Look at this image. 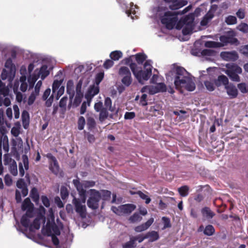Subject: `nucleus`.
<instances>
[{
  "label": "nucleus",
  "mask_w": 248,
  "mask_h": 248,
  "mask_svg": "<svg viewBox=\"0 0 248 248\" xmlns=\"http://www.w3.org/2000/svg\"><path fill=\"white\" fill-rule=\"evenodd\" d=\"M191 8V6H188L183 10L178 12H172L167 11L166 9L158 7L153 9L154 17L156 20H160L161 23L164 25L169 30L172 29L175 26L177 30L182 29L184 35L191 33L194 27V15L191 13L186 16L178 21V15H184L188 12Z\"/></svg>",
  "instance_id": "1"
},
{
  "label": "nucleus",
  "mask_w": 248,
  "mask_h": 248,
  "mask_svg": "<svg viewBox=\"0 0 248 248\" xmlns=\"http://www.w3.org/2000/svg\"><path fill=\"white\" fill-rule=\"evenodd\" d=\"M2 55L5 62H13L18 55L22 54L24 60L29 62H56L54 58L49 55L39 53H34L27 50H22L18 47H10L3 45Z\"/></svg>",
  "instance_id": "2"
},
{
  "label": "nucleus",
  "mask_w": 248,
  "mask_h": 248,
  "mask_svg": "<svg viewBox=\"0 0 248 248\" xmlns=\"http://www.w3.org/2000/svg\"><path fill=\"white\" fill-rule=\"evenodd\" d=\"M176 76L174 79V85L176 89L184 88L192 92L196 88L193 80L188 77L186 71L183 67H177L176 70Z\"/></svg>",
  "instance_id": "3"
},
{
  "label": "nucleus",
  "mask_w": 248,
  "mask_h": 248,
  "mask_svg": "<svg viewBox=\"0 0 248 248\" xmlns=\"http://www.w3.org/2000/svg\"><path fill=\"white\" fill-rule=\"evenodd\" d=\"M236 36V32L233 30H230L227 31L224 35L219 37L220 42L208 41L205 42L204 46L208 48H219L227 46L229 44L237 46L240 42L235 37Z\"/></svg>",
  "instance_id": "4"
},
{
  "label": "nucleus",
  "mask_w": 248,
  "mask_h": 248,
  "mask_svg": "<svg viewBox=\"0 0 248 248\" xmlns=\"http://www.w3.org/2000/svg\"><path fill=\"white\" fill-rule=\"evenodd\" d=\"M127 64L128 63H126ZM129 66L138 81L143 84L144 81L149 79L152 73V66L150 63H144L143 67L138 65H142L143 63H129Z\"/></svg>",
  "instance_id": "5"
},
{
  "label": "nucleus",
  "mask_w": 248,
  "mask_h": 248,
  "mask_svg": "<svg viewBox=\"0 0 248 248\" xmlns=\"http://www.w3.org/2000/svg\"><path fill=\"white\" fill-rule=\"evenodd\" d=\"M89 192L90 196L87 200V205L93 210L97 209L99 207V202L101 199V193L94 189H90Z\"/></svg>",
  "instance_id": "6"
},
{
  "label": "nucleus",
  "mask_w": 248,
  "mask_h": 248,
  "mask_svg": "<svg viewBox=\"0 0 248 248\" xmlns=\"http://www.w3.org/2000/svg\"><path fill=\"white\" fill-rule=\"evenodd\" d=\"M230 63H227L226 64L228 69L226 71V74L230 77V78L234 81L239 82L240 78L238 74L242 73V69L237 65H232L231 68Z\"/></svg>",
  "instance_id": "7"
},
{
  "label": "nucleus",
  "mask_w": 248,
  "mask_h": 248,
  "mask_svg": "<svg viewBox=\"0 0 248 248\" xmlns=\"http://www.w3.org/2000/svg\"><path fill=\"white\" fill-rule=\"evenodd\" d=\"M72 203L74 205L76 212L79 215V216L84 218L86 217V207L85 204L81 203L79 199L74 197L72 201Z\"/></svg>",
  "instance_id": "8"
},
{
  "label": "nucleus",
  "mask_w": 248,
  "mask_h": 248,
  "mask_svg": "<svg viewBox=\"0 0 248 248\" xmlns=\"http://www.w3.org/2000/svg\"><path fill=\"white\" fill-rule=\"evenodd\" d=\"M119 74L120 76H124L122 79V82L126 87H128L132 83V78L131 73L128 68L126 67H122L119 71Z\"/></svg>",
  "instance_id": "9"
},
{
  "label": "nucleus",
  "mask_w": 248,
  "mask_h": 248,
  "mask_svg": "<svg viewBox=\"0 0 248 248\" xmlns=\"http://www.w3.org/2000/svg\"><path fill=\"white\" fill-rule=\"evenodd\" d=\"M147 56L144 53H138L134 55H131L129 57L124 58L121 62H151V60H146Z\"/></svg>",
  "instance_id": "10"
},
{
  "label": "nucleus",
  "mask_w": 248,
  "mask_h": 248,
  "mask_svg": "<svg viewBox=\"0 0 248 248\" xmlns=\"http://www.w3.org/2000/svg\"><path fill=\"white\" fill-rule=\"evenodd\" d=\"M220 56L225 61H235L238 58V54L235 51L222 52Z\"/></svg>",
  "instance_id": "11"
},
{
  "label": "nucleus",
  "mask_w": 248,
  "mask_h": 248,
  "mask_svg": "<svg viewBox=\"0 0 248 248\" xmlns=\"http://www.w3.org/2000/svg\"><path fill=\"white\" fill-rule=\"evenodd\" d=\"M124 6L121 5L125 9V13L128 16H131V18L132 19H134V16H135V17L137 18V12L136 11V9H137L136 5H134V3L131 2L130 5H128L125 3H124Z\"/></svg>",
  "instance_id": "12"
},
{
  "label": "nucleus",
  "mask_w": 248,
  "mask_h": 248,
  "mask_svg": "<svg viewBox=\"0 0 248 248\" xmlns=\"http://www.w3.org/2000/svg\"><path fill=\"white\" fill-rule=\"evenodd\" d=\"M166 2L169 3V7L171 10L178 9L187 4L185 0H164Z\"/></svg>",
  "instance_id": "13"
},
{
  "label": "nucleus",
  "mask_w": 248,
  "mask_h": 248,
  "mask_svg": "<svg viewBox=\"0 0 248 248\" xmlns=\"http://www.w3.org/2000/svg\"><path fill=\"white\" fill-rule=\"evenodd\" d=\"M154 219L153 217L149 219L145 223L136 227L134 230L136 232H141L149 228L154 222Z\"/></svg>",
  "instance_id": "14"
},
{
  "label": "nucleus",
  "mask_w": 248,
  "mask_h": 248,
  "mask_svg": "<svg viewBox=\"0 0 248 248\" xmlns=\"http://www.w3.org/2000/svg\"><path fill=\"white\" fill-rule=\"evenodd\" d=\"M47 156L53 161V163L49 165L50 170L53 173L57 174L59 172V166L56 158L50 154H48Z\"/></svg>",
  "instance_id": "15"
},
{
  "label": "nucleus",
  "mask_w": 248,
  "mask_h": 248,
  "mask_svg": "<svg viewBox=\"0 0 248 248\" xmlns=\"http://www.w3.org/2000/svg\"><path fill=\"white\" fill-rule=\"evenodd\" d=\"M227 90V94L231 96L232 98H234L237 97L238 95V91L236 87L232 84H227L225 87Z\"/></svg>",
  "instance_id": "16"
},
{
  "label": "nucleus",
  "mask_w": 248,
  "mask_h": 248,
  "mask_svg": "<svg viewBox=\"0 0 248 248\" xmlns=\"http://www.w3.org/2000/svg\"><path fill=\"white\" fill-rule=\"evenodd\" d=\"M214 83L216 86L217 87L221 85H224L225 87L227 84H229V79L226 76L221 75L219 76L217 79H215Z\"/></svg>",
  "instance_id": "17"
},
{
  "label": "nucleus",
  "mask_w": 248,
  "mask_h": 248,
  "mask_svg": "<svg viewBox=\"0 0 248 248\" xmlns=\"http://www.w3.org/2000/svg\"><path fill=\"white\" fill-rule=\"evenodd\" d=\"M32 217V212L27 210L26 214L23 215L21 218L20 222L21 225L26 228H28L30 222L29 217Z\"/></svg>",
  "instance_id": "18"
},
{
  "label": "nucleus",
  "mask_w": 248,
  "mask_h": 248,
  "mask_svg": "<svg viewBox=\"0 0 248 248\" xmlns=\"http://www.w3.org/2000/svg\"><path fill=\"white\" fill-rule=\"evenodd\" d=\"M145 235L146 238L149 239V242H153L156 241L159 238V235L158 232L155 231L148 232Z\"/></svg>",
  "instance_id": "19"
},
{
  "label": "nucleus",
  "mask_w": 248,
  "mask_h": 248,
  "mask_svg": "<svg viewBox=\"0 0 248 248\" xmlns=\"http://www.w3.org/2000/svg\"><path fill=\"white\" fill-rule=\"evenodd\" d=\"M109 56L111 60L107 59L104 62H112V61H117L122 57L123 53L120 50H115L111 52L110 53Z\"/></svg>",
  "instance_id": "20"
},
{
  "label": "nucleus",
  "mask_w": 248,
  "mask_h": 248,
  "mask_svg": "<svg viewBox=\"0 0 248 248\" xmlns=\"http://www.w3.org/2000/svg\"><path fill=\"white\" fill-rule=\"evenodd\" d=\"M201 213L202 216L208 219H212L215 215V214L208 207H204L202 208Z\"/></svg>",
  "instance_id": "21"
},
{
  "label": "nucleus",
  "mask_w": 248,
  "mask_h": 248,
  "mask_svg": "<svg viewBox=\"0 0 248 248\" xmlns=\"http://www.w3.org/2000/svg\"><path fill=\"white\" fill-rule=\"evenodd\" d=\"M123 215L129 214L136 208V205L133 204H125L122 205Z\"/></svg>",
  "instance_id": "22"
},
{
  "label": "nucleus",
  "mask_w": 248,
  "mask_h": 248,
  "mask_svg": "<svg viewBox=\"0 0 248 248\" xmlns=\"http://www.w3.org/2000/svg\"><path fill=\"white\" fill-rule=\"evenodd\" d=\"M99 92V87L98 85L95 84L90 86L86 93L93 97V96L97 94Z\"/></svg>",
  "instance_id": "23"
},
{
  "label": "nucleus",
  "mask_w": 248,
  "mask_h": 248,
  "mask_svg": "<svg viewBox=\"0 0 248 248\" xmlns=\"http://www.w3.org/2000/svg\"><path fill=\"white\" fill-rule=\"evenodd\" d=\"M66 92L69 94V98L71 100L74 97L75 92L73 90V82L72 80H69L67 83Z\"/></svg>",
  "instance_id": "24"
},
{
  "label": "nucleus",
  "mask_w": 248,
  "mask_h": 248,
  "mask_svg": "<svg viewBox=\"0 0 248 248\" xmlns=\"http://www.w3.org/2000/svg\"><path fill=\"white\" fill-rule=\"evenodd\" d=\"M46 234L47 236H51L52 238V241L53 244L55 246H58L59 244V240L58 238V237L56 236V235L54 234H52L51 231L50 230V228L47 226L46 228Z\"/></svg>",
  "instance_id": "25"
},
{
  "label": "nucleus",
  "mask_w": 248,
  "mask_h": 248,
  "mask_svg": "<svg viewBox=\"0 0 248 248\" xmlns=\"http://www.w3.org/2000/svg\"><path fill=\"white\" fill-rule=\"evenodd\" d=\"M213 17L210 12H207L201 20V25L202 26H206Z\"/></svg>",
  "instance_id": "26"
},
{
  "label": "nucleus",
  "mask_w": 248,
  "mask_h": 248,
  "mask_svg": "<svg viewBox=\"0 0 248 248\" xmlns=\"http://www.w3.org/2000/svg\"><path fill=\"white\" fill-rule=\"evenodd\" d=\"M96 124L93 117H88L87 118V125L89 130L92 131L95 128Z\"/></svg>",
  "instance_id": "27"
},
{
  "label": "nucleus",
  "mask_w": 248,
  "mask_h": 248,
  "mask_svg": "<svg viewBox=\"0 0 248 248\" xmlns=\"http://www.w3.org/2000/svg\"><path fill=\"white\" fill-rule=\"evenodd\" d=\"M30 196L32 201L36 203H38L39 201V195L36 187H33L30 193Z\"/></svg>",
  "instance_id": "28"
},
{
  "label": "nucleus",
  "mask_w": 248,
  "mask_h": 248,
  "mask_svg": "<svg viewBox=\"0 0 248 248\" xmlns=\"http://www.w3.org/2000/svg\"><path fill=\"white\" fill-rule=\"evenodd\" d=\"M215 233V229L212 225H208L206 226L203 230V233L206 236H212Z\"/></svg>",
  "instance_id": "29"
},
{
  "label": "nucleus",
  "mask_w": 248,
  "mask_h": 248,
  "mask_svg": "<svg viewBox=\"0 0 248 248\" xmlns=\"http://www.w3.org/2000/svg\"><path fill=\"white\" fill-rule=\"evenodd\" d=\"M225 22L228 25H235L237 22V18L235 16L229 15L225 17Z\"/></svg>",
  "instance_id": "30"
},
{
  "label": "nucleus",
  "mask_w": 248,
  "mask_h": 248,
  "mask_svg": "<svg viewBox=\"0 0 248 248\" xmlns=\"http://www.w3.org/2000/svg\"><path fill=\"white\" fill-rule=\"evenodd\" d=\"M189 188L187 186H183L178 188V191L182 197H186L188 195Z\"/></svg>",
  "instance_id": "31"
},
{
  "label": "nucleus",
  "mask_w": 248,
  "mask_h": 248,
  "mask_svg": "<svg viewBox=\"0 0 248 248\" xmlns=\"http://www.w3.org/2000/svg\"><path fill=\"white\" fill-rule=\"evenodd\" d=\"M99 112H100L99 115V120L101 122H103L108 117V113L107 110V108H104Z\"/></svg>",
  "instance_id": "32"
},
{
  "label": "nucleus",
  "mask_w": 248,
  "mask_h": 248,
  "mask_svg": "<svg viewBox=\"0 0 248 248\" xmlns=\"http://www.w3.org/2000/svg\"><path fill=\"white\" fill-rule=\"evenodd\" d=\"M83 97V93H76L75 99L73 101V106L75 107H77L81 103Z\"/></svg>",
  "instance_id": "33"
},
{
  "label": "nucleus",
  "mask_w": 248,
  "mask_h": 248,
  "mask_svg": "<svg viewBox=\"0 0 248 248\" xmlns=\"http://www.w3.org/2000/svg\"><path fill=\"white\" fill-rule=\"evenodd\" d=\"M40 218L36 217L33 220L32 223L30 225L29 229L30 231H32V228L36 230H38L40 228Z\"/></svg>",
  "instance_id": "34"
},
{
  "label": "nucleus",
  "mask_w": 248,
  "mask_h": 248,
  "mask_svg": "<svg viewBox=\"0 0 248 248\" xmlns=\"http://www.w3.org/2000/svg\"><path fill=\"white\" fill-rule=\"evenodd\" d=\"M32 204L31 203L30 199L29 198H26L23 202L22 205V209L23 210H26L28 209V210H29V209L32 206Z\"/></svg>",
  "instance_id": "35"
},
{
  "label": "nucleus",
  "mask_w": 248,
  "mask_h": 248,
  "mask_svg": "<svg viewBox=\"0 0 248 248\" xmlns=\"http://www.w3.org/2000/svg\"><path fill=\"white\" fill-rule=\"evenodd\" d=\"M40 73L42 79H44L49 74V71L47 70V67L46 65L42 66Z\"/></svg>",
  "instance_id": "36"
},
{
  "label": "nucleus",
  "mask_w": 248,
  "mask_h": 248,
  "mask_svg": "<svg viewBox=\"0 0 248 248\" xmlns=\"http://www.w3.org/2000/svg\"><path fill=\"white\" fill-rule=\"evenodd\" d=\"M63 82L62 79H61L60 80H54L52 84V93H54L60 87L61 84Z\"/></svg>",
  "instance_id": "37"
},
{
  "label": "nucleus",
  "mask_w": 248,
  "mask_h": 248,
  "mask_svg": "<svg viewBox=\"0 0 248 248\" xmlns=\"http://www.w3.org/2000/svg\"><path fill=\"white\" fill-rule=\"evenodd\" d=\"M21 118H22V123L23 124V126H24V128L26 129V128H27V127H26V126L25 124V123L26 122L28 123L29 119V114L28 112L26 110L23 111V112H22V114H21Z\"/></svg>",
  "instance_id": "38"
},
{
  "label": "nucleus",
  "mask_w": 248,
  "mask_h": 248,
  "mask_svg": "<svg viewBox=\"0 0 248 248\" xmlns=\"http://www.w3.org/2000/svg\"><path fill=\"white\" fill-rule=\"evenodd\" d=\"M48 226L50 228V230H52L54 232V234L55 235H60L61 232L58 226L55 223L52 224L51 226L48 225V223H47L46 228Z\"/></svg>",
  "instance_id": "39"
},
{
  "label": "nucleus",
  "mask_w": 248,
  "mask_h": 248,
  "mask_svg": "<svg viewBox=\"0 0 248 248\" xmlns=\"http://www.w3.org/2000/svg\"><path fill=\"white\" fill-rule=\"evenodd\" d=\"M104 77V73L103 71H101L97 73L95 78V83L96 85H98L103 79Z\"/></svg>",
  "instance_id": "40"
},
{
  "label": "nucleus",
  "mask_w": 248,
  "mask_h": 248,
  "mask_svg": "<svg viewBox=\"0 0 248 248\" xmlns=\"http://www.w3.org/2000/svg\"><path fill=\"white\" fill-rule=\"evenodd\" d=\"M136 194L138 195L139 197L142 200H145V203L146 204H149L150 202L151 201L150 198L143 193L142 191L140 190L138 191L137 192H136Z\"/></svg>",
  "instance_id": "41"
},
{
  "label": "nucleus",
  "mask_w": 248,
  "mask_h": 248,
  "mask_svg": "<svg viewBox=\"0 0 248 248\" xmlns=\"http://www.w3.org/2000/svg\"><path fill=\"white\" fill-rule=\"evenodd\" d=\"M142 217L140 216L139 213H135L129 218V220L131 222L134 223L136 222L140 221L141 220Z\"/></svg>",
  "instance_id": "42"
},
{
  "label": "nucleus",
  "mask_w": 248,
  "mask_h": 248,
  "mask_svg": "<svg viewBox=\"0 0 248 248\" xmlns=\"http://www.w3.org/2000/svg\"><path fill=\"white\" fill-rule=\"evenodd\" d=\"M101 195V199L103 201H108L110 198L111 192L108 190H102Z\"/></svg>",
  "instance_id": "43"
},
{
  "label": "nucleus",
  "mask_w": 248,
  "mask_h": 248,
  "mask_svg": "<svg viewBox=\"0 0 248 248\" xmlns=\"http://www.w3.org/2000/svg\"><path fill=\"white\" fill-rule=\"evenodd\" d=\"M85 124V118L83 116H80L78 118V129L79 130H83L84 129Z\"/></svg>",
  "instance_id": "44"
},
{
  "label": "nucleus",
  "mask_w": 248,
  "mask_h": 248,
  "mask_svg": "<svg viewBox=\"0 0 248 248\" xmlns=\"http://www.w3.org/2000/svg\"><path fill=\"white\" fill-rule=\"evenodd\" d=\"M238 88L243 93H248V85L245 83H241L238 84Z\"/></svg>",
  "instance_id": "45"
},
{
  "label": "nucleus",
  "mask_w": 248,
  "mask_h": 248,
  "mask_svg": "<svg viewBox=\"0 0 248 248\" xmlns=\"http://www.w3.org/2000/svg\"><path fill=\"white\" fill-rule=\"evenodd\" d=\"M204 85L206 88V89L209 91H213L215 90V83L214 82H213L211 81H205Z\"/></svg>",
  "instance_id": "46"
},
{
  "label": "nucleus",
  "mask_w": 248,
  "mask_h": 248,
  "mask_svg": "<svg viewBox=\"0 0 248 248\" xmlns=\"http://www.w3.org/2000/svg\"><path fill=\"white\" fill-rule=\"evenodd\" d=\"M122 208V205L119 206L118 207L112 206L111 208V210L116 215L118 216H122L123 215V214Z\"/></svg>",
  "instance_id": "47"
},
{
  "label": "nucleus",
  "mask_w": 248,
  "mask_h": 248,
  "mask_svg": "<svg viewBox=\"0 0 248 248\" xmlns=\"http://www.w3.org/2000/svg\"><path fill=\"white\" fill-rule=\"evenodd\" d=\"M155 86L159 93H163L166 92L167 91L166 85L164 83H156Z\"/></svg>",
  "instance_id": "48"
},
{
  "label": "nucleus",
  "mask_w": 248,
  "mask_h": 248,
  "mask_svg": "<svg viewBox=\"0 0 248 248\" xmlns=\"http://www.w3.org/2000/svg\"><path fill=\"white\" fill-rule=\"evenodd\" d=\"M201 54L203 56H213L215 55V52L211 49H205L202 50Z\"/></svg>",
  "instance_id": "49"
},
{
  "label": "nucleus",
  "mask_w": 248,
  "mask_h": 248,
  "mask_svg": "<svg viewBox=\"0 0 248 248\" xmlns=\"http://www.w3.org/2000/svg\"><path fill=\"white\" fill-rule=\"evenodd\" d=\"M238 29L244 33H247L248 32V25L245 23H242L238 26Z\"/></svg>",
  "instance_id": "50"
},
{
  "label": "nucleus",
  "mask_w": 248,
  "mask_h": 248,
  "mask_svg": "<svg viewBox=\"0 0 248 248\" xmlns=\"http://www.w3.org/2000/svg\"><path fill=\"white\" fill-rule=\"evenodd\" d=\"M237 17L240 19H244L245 17V11L244 9L240 8L236 13Z\"/></svg>",
  "instance_id": "51"
},
{
  "label": "nucleus",
  "mask_w": 248,
  "mask_h": 248,
  "mask_svg": "<svg viewBox=\"0 0 248 248\" xmlns=\"http://www.w3.org/2000/svg\"><path fill=\"white\" fill-rule=\"evenodd\" d=\"M104 104L106 107L105 108H108V109L111 111H113L111 109L112 101L109 97H108L105 98Z\"/></svg>",
  "instance_id": "52"
},
{
  "label": "nucleus",
  "mask_w": 248,
  "mask_h": 248,
  "mask_svg": "<svg viewBox=\"0 0 248 248\" xmlns=\"http://www.w3.org/2000/svg\"><path fill=\"white\" fill-rule=\"evenodd\" d=\"M69 195V193L64 187H62L61 189V196L62 199H65Z\"/></svg>",
  "instance_id": "53"
},
{
  "label": "nucleus",
  "mask_w": 248,
  "mask_h": 248,
  "mask_svg": "<svg viewBox=\"0 0 248 248\" xmlns=\"http://www.w3.org/2000/svg\"><path fill=\"white\" fill-rule=\"evenodd\" d=\"M132 239L133 240L134 243H135V241H138L139 243L142 242L144 239H146L145 237V235H142L141 234L138 235L136 236L131 237Z\"/></svg>",
  "instance_id": "54"
},
{
  "label": "nucleus",
  "mask_w": 248,
  "mask_h": 248,
  "mask_svg": "<svg viewBox=\"0 0 248 248\" xmlns=\"http://www.w3.org/2000/svg\"><path fill=\"white\" fill-rule=\"evenodd\" d=\"M41 200L43 204L46 207H49L50 206V201L48 198L46 196H42Z\"/></svg>",
  "instance_id": "55"
},
{
  "label": "nucleus",
  "mask_w": 248,
  "mask_h": 248,
  "mask_svg": "<svg viewBox=\"0 0 248 248\" xmlns=\"http://www.w3.org/2000/svg\"><path fill=\"white\" fill-rule=\"evenodd\" d=\"M11 73L8 72L5 69H3L1 72V78L2 80H5L8 78H11Z\"/></svg>",
  "instance_id": "56"
},
{
  "label": "nucleus",
  "mask_w": 248,
  "mask_h": 248,
  "mask_svg": "<svg viewBox=\"0 0 248 248\" xmlns=\"http://www.w3.org/2000/svg\"><path fill=\"white\" fill-rule=\"evenodd\" d=\"M136 245L133 240L131 238L130 241L125 243L123 246V248H134Z\"/></svg>",
  "instance_id": "57"
},
{
  "label": "nucleus",
  "mask_w": 248,
  "mask_h": 248,
  "mask_svg": "<svg viewBox=\"0 0 248 248\" xmlns=\"http://www.w3.org/2000/svg\"><path fill=\"white\" fill-rule=\"evenodd\" d=\"M27 186V185L23 179H19L16 182V186L19 189H22Z\"/></svg>",
  "instance_id": "58"
},
{
  "label": "nucleus",
  "mask_w": 248,
  "mask_h": 248,
  "mask_svg": "<svg viewBox=\"0 0 248 248\" xmlns=\"http://www.w3.org/2000/svg\"><path fill=\"white\" fill-rule=\"evenodd\" d=\"M162 220L164 222L163 229H166L167 228H170L171 227L170 220L169 218L164 217H162Z\"/></svg>",
  "instance_id": "59"
},
{
  "label": "nucleus",
  "mask_w": 248,
  "mask_h": 248,
  "mask_svg": "<svg viewBox=\"0 0 248 248\" xmlns=\"http://www.w3.org/2000/svg\"><path fill=\"white\" fill-rule=\"evenodd\" d=\"M67 101V97L66 96H64L60 100L59 102V106L61 108H65L66 106V103Z\"/></svg>",
  "instance_id": "60"
},
{
  "label": "nucleus",
  "mask_w": 248,
  "mask_h": 248,
  "mask_svg": "<svg viewBox=\"0 0 248 248\" xmlns=\"http://www.w3.org/2000/svg\"><path fill=\"white\" fill-rule=\"evenodd\" d=\"M135 116L134 112H126L124 114V118L126 120H131L135 118Z\"/></svg>",
  "instance_id": "61"
},
{
  "label": "nucleus",
  "mask_w": 248,
  "mask_h": 248,
  "mask_svg": "<svg viewBox=\"0 0 248 248\" xmlns=\"http://www.w3.org/2000/svg\"><path fill=\"white\" fill-rule=\"evenodd\" d=\"M82 85V81L81 80H79V81L78 82L76 87V91L77 93H83L81 90Z\"/></svg>",
  "instance_id": "62"
},
{
  "label": "nucleus",
  "mask_w": 248,
  "mask_h": 248,
  "mask_svg": "<svg viewBox=\"0 0 248 248\" xmlns=\"http://www.w3.org/2000/svg\"><path fill=\"white\" fill-rule=\"evenodd\" d=\"M37 95H36V94L34 93H31V94L30 95V96L29 97V98H28V105H31L34 103V102L35 100V98H36V96H37Z\"/></svg>",
  "instance_id": "63"
},
{
  "label": "nucleus",
  "mask_w": 248,
  "mask_h": 248,
  "mask_svg": "<svg viewBox=\"0 0 248 248\" xmlns=\"http://www.w3.org/2000/svg\"><path fill=\"white\" fill-rule=\"evenodd\" d=\"M94 108L96 112H99L103 108V103L101 102H98L95 103Z\"/></svg>",
  "instance_id": "64"
}]
</instances>
